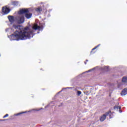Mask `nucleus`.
<instances>
[{
    "label": "nucleus",
    "instance_id": "1",
    "mask_svg": "<svg viewBox=\"0 0 127 127\" xmlns=\"http://www.w3.org/2000/svg\"><path fill=\"white\" fill-rule=\"evenodd\" d=\"M43 27L38 26L37 24H34L32 28L29 27H25L23 30L18 32L16 35V40H26V39H30L31 37H33V33L36 30H43Z\"/></svg>",
    "mask_w": 127,
    "mask_h": 127
},
{
    "label": "nucleus",
    "instance_id": "2",
    "mask_svg": "<svg viewBox=\"0 0 127 127\" xmlns=\"http://www.w3.org/2000/svg\"><path fill=\"white\" fill-rule=\"evenodd\" d=\"M18 13L19 15L17 18V23H19V24L24 22V16L22 14H25V17L28 19L31 18V16H32V14L29 12L28 9L26 8L20 9Z\"/></svg>",
    "mask_w": 127,
    "mask_h": 127
},
{
    "label": "nucleus",
    "instance_id": "3",
    "mask_svg": "<svg viewBox=\"0 0 127 127\" xmlns=\"http://www.w3.org/2000/svg\"><path fill=\"white\" fill-rule=\"evenodd\" d=\"M12 30H14V33L10 36V40H16V25H13Z\"/></svg>",
    "mask_w": 127,
    "mask_h": 127
},
{
    "label": "nucleus",
    "instance_id": "4",
    "mask_svg": "<svg viewBox=\"0 0 127 127\" xmlns=\"http://www.w3.org/2000/svg\"><path fill=\"white\" fill-rule=\"evenodd\" d=\"M111 111H109L103 115L100 118L101 122H104V121L106 120L107 116H109V117H111Z\"/></svg>",
    "mask_w": 127,
    "mask_h": 127
},
{
    "label": "nucleus",
    "instance_id": "5",
    "mask_svg": "<svg viewBox=\"0 0 127 127\" xmlns=\"http://www.w3.org/2000/svg\"><path fill=\"white\" fill-rule=\"evenodd\" d=\"M2 11L4 14H7V13H9L10 10L7 7L5 6L2 7Z\"/></svg>",
    "mask_w": 127,
    "mask_h": 127
},
{
    "label": "nucleus",
    "instance_id": "6",
    "mask_svg": "<svg viewBox=\"0 0 127 127\" xmlns=\"http://www.w3.org/2000/svg\"><path fill=\"white\" fill-rule=\"evenodd\" d=\"M8 19H9L11 23H13L14 22H15L16 18L13 16H8Z\"/></svg>",
    "mask_w": 127,
    "mask_h": 127
},
{
    "label": "nucleus",
    "instance_id": "7",
    "mask_svg": "<svg viewBox=\"0 0 127 127\" xmlns=\"http://www.w3.org/2000/svg\"><path fill=\"white\" fill-rule=\"evenodd\" d=\"M121 96H126L127 95V88H125L121 92Z\"/></svg>",
    "mask_w": 127,
    "mask_h": 127
},
{
    "label": "nucleus",
    "instance_id": "8",
    "mask_svg": "<svg viewBox=\"0 0 127 127\" xmlns=\"http://www.w3.org/2000/svg\"><path fill=\"white\" fill-rule=\"evenodd\" d=\"M122 82H123V83H127V77H123V78L122 79Z\"/></svg>",
    "mask_w": 127,
    "mask_h": 127
},
{
    "label": "nucleus",
    "instance_id": "9",
    "mask_svg": "<svg viewBox=\"0 0 127 127\" xmlns=\"http://www.w3.org/2000/svg\"><path fill=\"white\" fill-rule=\"evenodd\" d=\"M11 3L12 5H15L16 4V1H15V0H11Z\"/></svg>",
    "mask_w": 127,
    "mask_h": 127
},
{
    "label": "nucleus",
    "instance_id": "10",
    "mask_svg": "<svg viewBox=\"0 0 127 127\" xmlns=\"http://www.w3.org/2000/svg\"><path fill=\"white\" fill-rule=\"evenodd\" d=\"M81 94H82V92H81V91H80L79 90L77 91V92H76L77 96H80Z\"/></svg>",
    "mask_w": 127,
    "mask_h": 127
},
{
    "label": "nucleus",
    "instance_id": "11",
    "mask_svg": "<svg viewBox=\"0 0 127 127\" xmlns=\"http://www.w3.org/2000/svg\"><path fill=\"white\" fill-rule=\"evenodd\" d=\"M42 10V9H41V8L40 7H38V8H37L36 9V11H38V12H40V11H41Z\"/></svg>",
    "mask_w": 127,
    "mask_h": 127
},
{
    "label": "nucleus",
    "instance_id": "12",
    "mask_svg": "<svg viewBox=\"0 0 127 127\" xmlns=\"http://www.w3.org/2000/svg\"><path fill=\"white\" fill-rule=\"evenodd\" d=\"M114 109L116 110V109H118V110H121V106H115L114 107Z\"/></svg>",
    "mask_w": 127,
    "mask_h": 127
},
{
    "label": "nucleus",
    "instance_id": "13",
    "mask_svg": "<svg viewBox=\"0 0 127 127\" xmlns=\"http://www.w3.org/2000/svg\"><path fill=\"white\" fill-rule=\"evenodd\" d=\"M100 45H101L100 44L98 45L97 46H96L94 48H93L92 49V50H95V49H97V48H98V47H99Z\"/></svg>",
    "mask_w": 127,
    "mask_h": 127
},
{
    "label": "nucleus",
    "instance_id": "14",
    "mask_svg": "<svg viewBox=\"0 0 127 127\" xmlns=\"http://www.w3.org/2000/svg\"><path fill=\"white\" fill-rule=\"evenodd\" d=\"M17 29H19L20 30L21 29V27L20 26H17Z\"/></svg>",
    "mask_w": 127,
    "mask_h": 127
},
{
    "label": "nucleus",
    "instance_id": "15",
    "mask_svg": "<svg viewBox=\"0 0 127 127\" xmlns=\"http://www.w3.org/2000/svg\"><path fill=\"white\" fill-rule=\"evenodd\" d=\"M95 69H96V68H93V69H90V70H88L87 71H86V72H91V71H93V70H95Z\"/></svg>",
    "mask_w": 127,
    "mask_h": 127
},
{
    "label": "nucleus",
    "instance_id": "16",
    "mask_svg": "<svg viewBox=\"0 0 127 127\" xmlns=\"http://www.w3.org/2000/svg\"><path fill=\"white\" fill-rule=\"evenodd\" d=\"M104 69L105 70H108V69H109V66H105Z\"/></svg>",
    "mask_w": 127,
    "mask_h": 127
},
{
    "label": "nucleus",
    "instance_id": "17",
    "mask_svg": "<svg viewBox=\"0 0 127 127\" xmlns=\"http://www.w3.org/2000/svg\"><path fill=\"white\" fill-rule=\"evenodd\" d=\"M8 116V114H6L5 116H3V119H4V118H6V117Z\"/></svg>",
    "mask_w": 127,
    "mask_h": 127
},
{
    "label": "nucleus",
    "instance_id": "18",
    "mask_svg": "<svg viewBox=\"0 0 127 127\" xmlns=\"http://www.w3.org/2000/svg\"><path fill=\"white\" fill-rule=\"evenodd\" d=\"M31 111H39V110H37V109H33Z\"/></svg>",
    "mask_w": 127,
    "mask_h": 127
},
{
    "label": "nucleus",
    "instance_id": "19",
    "mask_svg": "<svg viewBox=\"0 0 127 127\" xmlns=\"http://www.w3.org/2000/svg\"><path fill=\"white\" fill-rule=\"evenodd\" d=\"M20 114H21V113H18V114H17L16 115H17V116H19V115H20Z\"/></svg>",
    "mask_w": 127,
    "mask_h": 127
},
{
    "label": "nucleus",
    "instance_id": "20",
    "mask_svg": "<svg viewBox=\"0 0 127 127\" xmlns=\"http://www.w3.org/2000/svg\"><path fill=\"white\" fill-rule=\"evenodd\" d=\"M67 89H71V87H69V88H67Z\"/></svg>",
    "mask_w": 127,
    "mask_h": 127
},
{
    "label": "nucleus",
    "instance_id": "21",
    "mask_svg": "<svg viewBox=\"0 0 127 127\" xmlns=\"http://www.w3.org/2000/svg\"><path fill=\"white\" fill-rule=\"evenodd\" d=\"M120 113H122V112L121 111H120Z\"/></svg>",
    "mask_w": 127,
    "mask_h": 127
},
{
    "label": "nucleus",
    "instance_id": "22",
    "mask_svg": "<svg viewBox=\"0 0 127 127\" xmlns=\"http://www.w3.org/2000/svg\"><path fill=\"white\" fill-rule=\"evenodd\" d=\"M85 64H86V62H85Z\"/></svg>",
    "mask_w": 127,
    "mask_h": 127
}]
</instances>
